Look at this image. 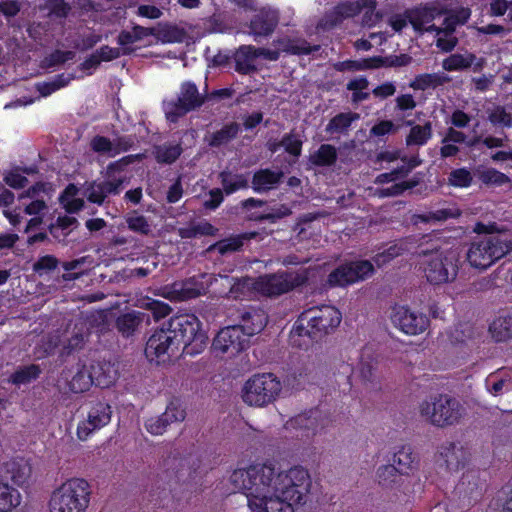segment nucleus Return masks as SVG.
<instances>
[{"label": "nucleus", "instance_id": "nucleus-1", "mask_svg": "<svg viewBox=\"0 0 512 512\" xmlns=\"http://www.w3.org/2000/svg\"><path fill=\"white\" fill-rule=\"evenodd\" d=\"M229 482L235 491L246 496L251 512H294V505L307 502L311 488L306 469L280 471L271 463L236 469Z\"/></svg>", "mask_w": 512, "mask_h": 512}, {"label": "nucleus", "instance_id": "nucleus-2", "mask_svg": "<svg viewBox=\"0 0 512 512\" xmlns=\"http://www.w3.org/2000/svg\"><path fill=\"white\" fill-rule=\"evenodd\" d=\"M473 231L478 234L470 243L466 258L476 269L486 270L496 261L512 251V242L506 234L496 231V225L475 224Z\"/></svg>", "mask_w": 512, "mask_h": 512}, {"label": "nucleus", "instance_id": "nucleus-3", "mask_svg": "<svg viewBox=\"0 0 512 512\" xmlns=\"http://www.w3.org/2000/svg\"><path fill=\"white\" fill-rule=\"evenodd\" d=\"M419 256L425 259L422 262L425 277L433 285H440L455 280L458 274L459 253L455 249L420 248Z\"/></svg>", "mask_w": 512, "mask_h": 512}, {"label": "nucleus", "instance_id": "nucleus-4", "mask_svg": "<svg viewBox=\"0 0 512 512\" xmlns=\"http://www.w3.org/2000/svg\"><path fill=\"white\" fill-rule=\"evenodd\" d=\"M91 494V486L86 480L69 479L52 492L48 503L49 512H86Z\"/></svg>", "mask_w": 512, "mask_h": 512}, {"label": "nucleus", "instance_id": "nucleus-5", "mask_svg": "<svg viewBox=\"0 0 512 512\" xmlns=\"http://www.w3.org/2000/svg\"><path fill=\"white\" fill-rule=\"evenodd\" d=\"M419 414L427 423L445 428L459 424L465 409L456 398L439 394L422 401Z\"/></svg>", "mask_w": 512, "mask_h": 512}, {"label": "nucleus", "instance_id": "nucleus-6", "mask_svg": "<svg viewBox=\"0 0 512 512\" xmlns=\"http://www.w3.org/2000/svg\"><path fill=\"white\" fill-rule=\"evenodd\" d=\"M177 345H184L186 354L194 355L206 347L208 337L201 329L199 319L193 314H181L170 318L166 325Z\"/></svg>", "mask_w": 512, "mask_h": 512}, {"label": "nucleus", "instance_id": "nucleus-7", "mask_svg": "<svg viewBox=\"0 0 512 512\" xmlns=\"http://www.w3.org/2000/svg\"><path fill=\"white\" fill-rule=\"evenodd\" d=\"M341 318L340 311L333 306L312 307L300 315L296 329L300 336L319 340L338 327Z\"/></svg>", "mask_w": 512, "mask_h": 512}, {"label": "nucleus", "instance_id": "nucleus-8", "mask_svg": "<svg viewBox=\"0 0 512 512\" xmlns=\"http://www.w3.org/2000/svg\"><path fill=\"white\" fill-rule=\"evenodd\" d=\"M282 391L280 380L272 373L251 376L243 385L242 400L251 407L263 408L274 403Z\"/></svg>", "mask_w": 512, "mask_h": 512}, {"label": "nucleus", "instance_id": "nucleus-9", "mask_svg": "<svg viewBox=\"0 0 512 512\" xmlns=\"http://www.w3.org/2000/svg\"><path fill=\"white\" fill-rule=\"evenodd\" d=\"M206 93H200L197 86L190 82L181 85L177 100L164 102V112L167 120L176 122L190 111L200 108L206 101Z\"/></svg>", "mask_w": 512, "mask_h": 512}, {"label": "nucleus", "instance_id": "nucleus-10", "mask_svg": "<svg viewBox=\"0 0 512 512\" xmlns=\"http://www.w3.org/2000/svg\"><path fill=\"white\" fill-rule=\"evenodd\" d=\"M305 280L304 275L293 272L269 274L258 278L255 289L267 296H277L300 286Z\"/></svg>", "mask_w": 512, "mask_h": 512}, {"label": "nucleus", "instance_id": "nucleus-11", "mask_svg": "<svg viewBox=\"0 0 512 512\" xmlns=\"http://www.w3.org/2000/svg\"><path fill=\"white\" fill-rule=\"evenodd\" d=\"M374 266L368 260H360L343 264L328 275V284L334 286H347L363 281L374 273Z\"/></svg>", "mask_w": 512, "mask_h": 512}, {"label": "nucleus", "instance_id": "nucleus-12", "mask_svg": "<svg viewBox=\"0 0 512 512\" xmlns=\"http://www.w3.org/2000/svg\"><path fill=\"white\" fill-rule=\"evenodd\" d=\"M217 277L213 274L201 273L182 282H175L169 292L171 298L177 301L194 299L206 293Z\"/></svg>", "mask_w": 512, "mask_h": 512}, {"label": "nucleus", "instance_id": "nucleus-13", "mask_svg": "<svg viewBox=\"0 0 512 512\" xmlns=\"http://www.w3.org/2000/svg\"><path fill=\"white\" fill-rule=\"evenodd\" d=\"M178 347L171 332L164 325L149 337L145 347V355L151 361L165 362L178 350Z\"/></svg>", "mask_w": 512, "mask_h": 512}, {"label": "nucleus", "instance_id": "nucleus-14", "mask_svg": "<svg viewBox=\"0 0 512 512\" xmlns=\"http://www.w3.org/2000/svg\"><path fill=\"white\" fill-rule=\"evenodd\" d=\"M484 487L485 483L481 480L479 471L470 470L462 475L454 493L462 508H466L482 497Z\"/></svg>", "mask_w": 512, "mask_h": 512}, {"label": "nucleus", "instance_id": "nucleus-15", "mask_svg": "<svg viewBox=\"0 0 512 512\" xmlns=\"http://www.w3.org/2000/svg\"><path fill=\"white\" fill-rule=\"evenodd\" d=\"M185 417L186 411L182 402L175 398L168 403L164 413L160 416L148 419L145 423V427L147 431L153 435H162L169 425L182 422Z\"/></svg>", "mask_w": 512, "mask_h": 512}, {"label": "nucleus", "instance_id": "nucleus-16", "mask_svg": "<svg viewBox=\"0 0 512 512\" xmlns=\"http://www.w3.org/2000/svg\"><path fill=\"white\" fill-rule=\"evenodd\" d=\"M246 338L238 325H231L221 329L213 340V348L220 353L237 354L248 346Z\"/></svg>", "mask_w": 512, "mask_h": 512}, {"label": "nucleus", "instance_id": "nucleus-17", "mask_svg": "<svg viewBox=\"0 0 512 512\" xmlns=\"http://www.w3.org/2000/svg\"><path fill=\"white\" fill-rule=\"evenodd\" d=\"M391 319L396 327L409 335L420 334L429 325V320L425 315L413 312L406 307L395 308Z\"/></svg>", "mask_w": 512, "mask_h": 512}, {"label": "nucleus", "instance_id": "nucleus-18", "mask_svg": "<svg viewBox=\"0 0 512 512\" xmlns=\"http://www.w3.org/2000/svg\"><path fill=\"white\" fill-rule=\"evenodd\" d=\"M32 475V467L24 458H13L0 466V476L4 483L11 482L18 487H24L29 483Z\"/></svg>", "mask_w": 512, "mask_h": 512}, {"label": "nucleus", "instance_id": "nucleus-19", "mask_svg": "<svg viewBox=\"0 0 512 512\" xmlns=\"http://www.w3.org/2000/svg\"><path fill=\"white\" fill-rule=\"evenodd\" d=\"M111 407L105 403H97L91 408L87 419L80 422L77 427V436L86 440L95 430L106 426L111 420Z\"/></svg>", "mask_w": 512, "mask_h": 512}, {"label": "nucleus", "instance_id": "nucleus-20", "mask_svg": "<svg viewBox=\"0 0 512 512\" xmlns=\"http://www.w3.org/2000/svg\"><path fill=\"white\" fill-rule=\"evenodd\" d=\"M468 450L455 442L444 443L439 450L438 463L450 472H456L463 468L469 460Z\"/></svg>", "mask_w": 512, "mask_h": 512}, {"label": "nucleus", "instance_id": "nucleus-21", "mask_svg": "<svg viewBox=\"0 0 512 512\" xmlns=\"http://www.w3.org/2000/svg\"><path fill=\"white\" fill-rule=\"evenodd\" d=\"M376 480L384 488L397 489L404 495L412 493L411 480L392 464L381 465L376 471Z\"/></svg>", "mask_w": 512, "mask_h": 512}, {"label": "nucleus", "instance_id": "nucleus-22", "mask_svg": "<svg viewBox=\"0 0 512 512\" xmlns=\"http://www.w3.org/2000/svg\"><path fill=\"white\" fill-rule=\"evenodd\" d=\"M442 14V10L437 7L423 6L408 11L407 18L416 31L420 33H423L424 31L432 32L437 29V26L432 22L437 17L442 16Z\"/></svg>", "mask_w": 512, "mask_h": 512}, {"label": "nucleus", "instance_id": "nucleus-23", "mask_svg": "<svg viewBox=\"0 0 512 512\" xmlns=\"http://www.w3.org/2000/svg\"><path fill=\"white\" fill-rule=\"evenodd\" d=\"M279 17L275 10L263 9L255 15L249 25L250 34L258 41L259 37H268L278 25Z\"/></svg>", "mask_w": 512, "mask_h": 512}, {"label": "nucleus", "instance_id": "nucleus-24", "mask_svg": "<svg viewBox=\"0 0 512 512\" xmlns=\"http://www.w3.org/2000/svg\"><path fill=\"white\" fill-rule=\"evenodd\" d=\"M92 318H94L93 315L88 318H79L75 322L70 332V336L64 344V349L67 353H71L72 351L79 350L84 347L90 334L89 325L92 324Z\"/></svg>", "mask_w": 512, "mask_h": 512}, {"label": "nucleus", "instance_id": "nucleus-25", "mask_svg": "<svg viewBox=\"0 0 512 512\" xmlns=\"http://www.w3.org/2000/svg\"><path fill=\"white\" fill-rule=\"evenodd\" d=\"M474 64V71H479L483 68L485 60L483 58L477 59L472 53H455L443 60L442 67L446 71L465 70Z\"/></svg>", "mask_w": 512, "mask_h": 512}, {"label": "nucleus", "instance_id": "nucleus-26", "mask_svg": "<svg viewBox=\"0 0 512 512\" xmlns=\"http://www.w3.org/2000/svg\"><path fill=\"white\" fill-rule=\"evenodd\" d=\"M150 35H155V29L135 25L131 30L121 31L117 37V43L122 46L123 55H130L135 51L131 45Z\"/></svg>", "mask_w": 512, "mask_h": 512}, {"label": "nucleus", "instance_id": "nucleus-27", "mask_svg": "<svg viewBox=\"0 0 512 512\" xmlns=\"http://www.w3.org/2000/svg\"><path fill=\"white\" fill-rule=\"evenodd\" d=\"M267 324V318L262 311H243L240 314V323L237 324L247 339L261 332Z\"/></svg>", "mask_w": 512, "mask_h": 512}, {"label": "nucleus", "instance_id": "nucleus-28", "mask_svg": "<svg viewBox=\"0 0 512 512\" xmlns=\"http://www.w3.org/2000/svg\"><path fill=\"white\" fill-rule=\"evenodd\" d=\"M283 177L284 173L281 170L260 169L253 175L252 188L258 193L267 192L276 188Z\"/></svg>", "mask_w": 512, "mask_h": 512}, {"label": "nucleus", "instance_id": "nucleus-29", "mask_svg": "<svg viewBox=\"0 0 512 512\" xmlns=\"http://www.w3.org/2000/svg\"><path fill=\"white\" fill-rule=\"evenodd\" d=\"M94 384L102 388L111 386L118 378V371L110 362H98L90 369Z\"/></svg>", "mask_w": 512, "mask_h": 512}, {"label": "nucleus", "instance_id": "nucleus-30", "mask_svg": "<svg viewBox=\"0 0 512 512\" xmlns=\"http://www.w3.org/2000/svg\"><path fill=\"white\" fill-rule=\"evenodd\" d=\"M257 58L255 47L252 45L240 46L234 56L236 71L242 74H250L256 71L254 61Z\"/></svg>", "mask_w": 512, "mask_h": 512}, {"label": "nucleus", "instance_id": "nucleus-31", "mask_svg": "<svg viewBox=\"0 0 512 512\" xmlns=\"http://www.w3.org/2000/svg\"><path fill=\"white\" fill-rule=\"evenodd\" d=\"M258 232H249L244 233L238 236L230 237L227 239H223L209 246L207 249L208 252H212L217 250L221 255H225L227 253H232L239 250L244 240H250L256 238Z\"/></svg>", "mask_w": 512, "mask_h": 512}, {"label": "nucleus", "instance_id": "nucleus-32", "mask_svg": "<svg viewBox=\"0 0 512 512\" xmlns=\"http://www.w3.org/2000/svg\"><path fill=\"white\" fill-rule=\"evenodd\" d=\"M94 384L92 373L85 365H77L76 371L68 381V386L73 393H83Z\"/></svg>", "mask_w": 512, "mask_h": 512}, {"label": "nucleus", "instance_id": "nucleus-33", "mask_svg": "<svg viewBox=\"0 0 512 512\" xmlns=\"http://www.w3.org/2000/svg\"><path fill=\"white\" fill-rule=\"evenodd\" d=\"M144 316V313L138 311H131L120 315L116 319V328L118 332L124 337L133 335L142 324Z\"/></svg>", "mask_w": 512, "mask_h": 512}, {"label": "nucleus", "instance_id": "nucleus-34", "mask_svg": "<svg viewBox=\"0 0 512 512\" xmlns=\"http://www.w3.org/2000/svg\"><path fill=\"white\" fill-rule=\"evenodd\" d=\"M489 333L496 342L512 339V315L496 318L489 326Z\"/></svg>", "mask_w": 512, "mask_h": 512}, {"label": "nucleus", "instance_id": "nucleus-35", "mask_svg": "<svg viewBox=\"0 0 512 512\" xmlns=\"http://www.w3.org/2000/svg\"><path fill=\"white\" fill-rule=\"evenodd\" d=\"M451 81V78L445 73L421 74L415 77L410 83V87L416 90H426L436 88Z\"/></svg>", "mask_w": 512, "mask_h": 512}, {"label": "nucleus", "instance_id": "nucleus-36", "mask_svg": "<svg viewBox=\"0 0 512 512\" xmlns=\"http://www.w3.org/2000/svg\"><path fill=\"white\" fill-rule=\"evenodd\" d=\"M392 462V465L396 466L400 473L405 476H408V473L415 469L417 465L416 457L409 446H403L395 452Z\"/></svg>", "mask_w": 512, "mask_h": 512}, {"label": "nucleus", "instance_id": "nucleus-37", "mask_svg": "<svg viewBox=\"0 0 512 512\" xmlns=\"http://www.w3.org/2000/svg\"><path fill=\"white\" fill-rule=\"evenodd\" d=\"M20 492L9 486L8 483L0 482V512H11L21 504Z\"/></svg>", "mask_w": 512, "mask_h": 512}, {"label": "nucleus", "instance_id": "nucleus-38", "mask_svg": "<svg viewBox=\"0 0 512 512\" xmlns=\"http://www.w3.org/2000/svg\"><path fill=\"white\" fill-rule=\"evenodd\" d=\"M240 131V125L236 122H231L224 125L220 130L214 132L209 140V145L212 147H220L235 139Z\"/></svg>", "mask_w": 512, "mask_h": 512}, {"label": "nucleus", "instance_id": "nucleus-39", "mask_svg": "<svg viewBox=\"0 0 512 512\" xmlns=\"http://www.w3.org/2000/svg\"><path fill=\"white\" fill-rule=\"evenodd\" d=\"M337 160V150L333 145L322 144L317 151L310 155L309 161L315 166H332Z\"/></svg>", "mask_w": 512, "mask_h": 512}, {"label": "nucleus", "instance_id": "nucleus-40", "mask_svg": "<svg viewBox=\"0 0 512 512\" xmlns=\"http://www.w3.org/2000/svg\"><path fill=\"white\" fill-rule=\"evenodd\" d=\"M431 137L432 124L428 121L424 125L412 126L405 141L407 146H422L425 145Z\"/></svg>", "mask_w": 512, "mask_h": 512}, {"label": "nucleus", "instance_id": "nucleus-41", "mask_svg": "<svg viewBox=\"0 0 512 512\" xmlns=\"http://www.w3.org/2000/svg\"><path fill=\"white\" fill-rule=\"evenodd\" d=\"M39 9L47 11V16L50 18L65 19L70 14L72 7L65 0H45Z\"/></svg>", "mask_w": 512, "mask_h": 512}, {"label": "nucleus", "instance_id": "nucleus-42", "mask_svg": "<svg viewBox=\"0 0 512 512\" xmlns=\"http://www.w3.org/2000/svg\"><path fill=\"white\" fill-rule=\"evenodd\" d=\"M359 118L360 115L358 113H339L329 121L326 127V131L331 134L346 132L352 122L358 120Z\"/></svg>", "mask_w": 512, "mask_h": 512}, {"label": "nucleus", "instance_id": "nucleus-43", "mask_svg": "<svg viewBox=\"0 0 512 512\" xmlns=\"http://www.w3.org/2000/svg\"><path fill=\"white\" fill-rule=\"evenodd\" d=\"M182 153L179 144H163L154 148L153 154L159 163L171 164L175 162Z\"/></svg>", "mask_w": 512, "mask_h": 512}, {"label": "nucleus", "instance_id": "nucleus-44", "mask_svg": "<svg viewBox=\"0 0 512 512\" xmlns=\"http://www.w3.org/2000/svg\"><path fill=\"white\" fill-rule=\"evenodd\" d=\"M360 12V5L356 3H344L336 6L327 16V21L329 22V26H335L343 19L352 17Z\"/></svg>", "mask_w": 512, "mask_h": 512}, {"label": "nucleus", "instance_id": "nucleus-45", "mask_svg": "<svg viewBox=\"0 0 512 512\" xmlns=\"http://www.w3.org/2000/svg\"><path fill=\"white\" fill-rule=\"evenodd\" d=\"M475 176L485 185L501 186L509 183L507 175L493 168L477 169Z\"/></svg>", "mask_w": 512, "mask_h": 512}, {"label": "nucleus", "instance_id": "nucleus-46", "mask_svg": "<svg viewBox=\"0 0 512 512\" xmlns=\"http://www.w3.org/2000/svg\"><path fill=\"white\" fill-rule=\"evenodd\" d=\"M41 373L38 365L31 364L28 366L19 367L11 376L10 380L16 385L28 384L37 379Z\"/></svg>", "mask_w": 512, "mask_h": 512}, {"label": "nucleus", "instance_id": "nucleus-47", "mask_svg": "<svg viewBox=\"0 0 512 512\" xmlns=\"http://www.w3.org/2000/svg\"><path fill=\"white\" fill-rule=\"evenodd\" d=\"M221 183L226 194L248 187V180L242 174L233 175L230 172L220 173Z\"/></svg>", "mask_w": 512, "mask_h": 512}, {"label": "nucleus", "instance_id": "nucleus-48", "mask_svg": "<svg viewBox=\"0 0 512 512\" xmlns=\"http://www.w3.org/2000/svg\"><path fill=\"white\" fill-rule=\"evenodd\" d=\"M368 86L369 81L366 77H358L347 83V89L353 92L351 100L354 104L360 103L369 98L370 94L368 92H363V90L367 89Z\"/></svg>", "mask_w": 512, "mask_h": 512}, {"label": "nucleus", "instance_id": "nucleus-49", "mask_svg": "<svg viewBox=\"0 0 512 512\" xmlns=\"http://www.w3.org/2000/svg\"><path fill=\"white\" fill-rule=\"evenodd\" d=\"M128 228L136 233L148 235L151 232V225L147 219L136 211L128 213L125 217Z\"/></svg>", "mask_w": 512, "mask_h": 512}, {"label": "nucleus", "instance_id": "nucleus-50", "mask_svg": "<svg viewBox=\"0 0 512 512\" xmlns=\"http://www.w3.org/2000/svg\"><path fill=\"white\" fill-rule=\"evenodd\" d=\"M83 195L92 203L101 205L105 201V194L102 182H90L86 183L84 187Z\"/></svg>", "mask_w": 512, "mask_h": 512}, {"label": "nucleus", "instance_id": "nucleus-51", "mask_svg": "<svg viewBox=\"0 0 512 512\" xmlns=\"http://www.w3.org/2000/svg\"><path fill=\"white\" fill-rule=\"evenodd\" d=\"M486 385L494 396L501 395L512 387L510 378H497L495 375H490L487 378Z\"/></svg>", "mask_w": 512, "mask_h": 512}, {"label": "nucleus", "instance_id": "nucleus-52", "mask_svg": "<svg viewBox=\"0 0 512 512\" xmlns=\"http://www.w3.org/2000/svg\"><path fill=\"white\" fill-rule=\"evenodd\" d=\"M454 216L455 214L449 209H439L433 212L415 215L414 218L416 219L417 222L429 223L443 222Z\"/></svg>", "mask_w": 512, "mask_h": 512}, {"label": "nucleus", "instance_id": "nucleus-53", "mask_svg": "<svg viewBox=\"0 0 512 512\" xmlns=\"http://www.w3.org/2000/svg\"><path fill=\"white\" fill-rule=\"evenodd\" d=\"M281 144L287 153L295 157H299L301 155L302 140L295 133L290 132L284 135L281 140Z\"/></svg>", "mask_w": 512, "mask_h": 512}, {"label": "nucleus", "instance_id": "nucleus-54", "mask_svg": "<svg viewBox=\"0 0 512 512\" xmlns=\"http://www.w3.org/2000/svg\"><path fill=\"white\" fill-rule=\"evenodd\" d=\"M90 147L96 153L114 157L112 140L105 136L97 135L93 137L90 141Z\"/></svg>", "mask_w": 512, "mask_h": 512}, {"label": "nucleus", "instance_id": "nucleus-55", "mask_svg": "<svg viewBox=\"0 0 512 512\" xmlns=\"http://www.w3.org/2000/svg\"><path fill=\"white\" fill-rule=\"evenodd\" d=\"M74 57L75 52L73 51L55 50L43 60V67L50 68L61 65L69 60H72Z\"/></svg>", "mask_w": 512, "mask_h": 512}, {"label": "nucleus", "instance_id": "nucleus-56", "mask_svg": "<svg viewBox=\"0 0 512 512\" xmlns=\"http://www.w3.org/2000/svg\"><path fill=\"white\" fill-rule=\"evenodd\" d=\"M320 45H310L305 40L291 41L286 46V51L296 55H308L317 52Z\"/></svg>", "mask_w": 512, "mask_h": 512}, {"label": "nucleus", "instance_id": "nucleus-57", "mask_svg": "<svg viewBox=\"0 0 512 512\" xmlns=\"http://www.w3.org/2000/svg\"><path fill=\"white\" fill-rule=\"evenodd\" d=\"M475 337L474 328L468 324L458 325L451 333V341L453 343H465L466 341Z\"/></svg>", "mask_w": 512, "mask_h": 512}, {"label": "nucleus", "instance_id": "nucleus-58", "mask_svg": "<svg viewBox=\"0 0 512 512\" xmlns=\"http://www.w3.org/2000/svg\"><path fill=\"white\" fill-rule=\"evenodd\" d=\"M473 177L465 168L455 169L449 175V182L453 186L468 187L471 185Z\"/></svg>", "mask_w": 512, "mask_h": 512}, {"label": "nucleus", "instance_id": "nucleus-59", "mask_svg": "<svg viewBox=\"0 0 512 512\" xmlns=\"http://www.w3.org/2000/svg\"><path fill=\"white\" fill-rule=\"evenodd\" d=\"M489 120L496 125L504 127L512 126V115L504 107L497 106L489 115Z\"/></svg>", "mask_w": 512, "mask_h": 512}, {"label": "nucleus", "instance_id": "nucleus-60", "mask_svg": "<svg viewBox=\"0 0 512 512\" xmlns=\"http://www.w3.org/2000/svg\"><path fill=\"white\" fill-rule=\"evenodd\" d=\"M59 261L58 259L53 255H45L40 257L34 264H33V270L36 273L41 274L42 272H49L58 266Z\"/></svg>", "mask_w": 512, "mask_h": 512}, {"label": "nucleus", "instance_id": "nucleus-61", "mask_svg": "<svg viewBox=\"0 0 512 512\" xmlns=\"http://www.w3.org/2000/svg\"><path fill=\"white\" fill-rule=\"evenodd\" d=\"M290 214H291V209L287 205L282 204V205L272 208L269 213L262 214V215L256 217V220H258V221L268 220L270 222H276L277 220L282 219Z\"/></svg>", "mask_w": 512, "mask_h": 512}, {"label": "nucleus", "instance_id": "nucleus-62", "mask_svg": "<svg viewBox=\"0 0 512 512\" xmlns=\"http://www.w3.org/2000/svg\"><path fill=\"white\" fill-rule=\"evenodd\" d=\"M436 32V45L444 52H449L457 45L458 39L451 33Z\"/></svg>", "mask_w": 512, "mask_h": 512}, {"label": "nucleus", "instance_id": "nucleus-63", "mask_svg": "<svg viewBox=\"0 0 512 512\" xmlns=\"http://www.w3.org/2000/svg\"><path fill=\"white\" fill-rule=\"evenodd\" d=\"M404 249L398 245H392L388 249H386L384 252L377 254L374 257V262L378 265H384L385 263L391 261L395 257L401 255L403 253Z\"/></svg>", "mask_w": 512, "mask_h": 512}, {"label": "nucleus", "instance_id": "nucleus-64", "mask_svg": "<svg viewBox=\"0 0 512 512\" xmlns=\"http://www.w3.org/2000/svg\"><path fill=\"white\" fill-rule=\"evenodd\" d=\"M21 2L18 0H3L0 1V13L6 18L15 17L21 10Z\"/></svg>", "mask_w": 512, "mask_h": 512}]
</instances>
